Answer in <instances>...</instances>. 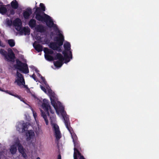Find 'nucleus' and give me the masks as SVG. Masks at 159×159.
<instances>
[{"mask_svg": "<svg viewBox=\"0 0 159 159\" xmlns=\"http://www.w3.org/2000/svg\"><path fill=\"white\" fill-rule=\"evenodd\" d=\"M43 102L42 103V107L44 111L40 109L41 116L43 117L45 121L46 124L47 125L48 124V121L47 118V116H49V109L50 108V106L49 102L46 99H44L43 100Z\"/></svg>", "mask_w": 159, "mask_h": 159, "instance_id": "1", "label": "nucleus"}, {"mask_svg": "<svg viewBox=\"0 0 159 159\" xmlns=\"http://www.w3.org/2000/svg\"><path fill=\"white\" fill-rule=\"evenodd\" d=\"M73 142L74 144V159H85L84 157L81 155V153L79 151L81 150V148L80 147L79 142L78 141L77 137L76 135L72 136Z\"/></svg>", "mask_w": 159, "mask_h": 159, "instance_id": "2", "label": "nucleus"}, {"mask_svg": "<svg viewBox=\"0 0 159 159\" xmlns=\"http://www.w3.org/2000/svg\"><path fill=\"white\" fill-rule=\"evenodd\" d=\"M64 50L62 52L65 57V63H66L70 61V59L72 58V52L70 51L71 45L69 42H66L63 45Z\"/></svg>", "mask_w": 159, "mask_h": 159, "instance_id": "3", "label": "nucleus"}, {"mask_svg": "<svg viewBox=\"0 0 159 159\" xmlns=\"http://www.w3.org/2000/svg\"><path fill=\"white\" fill-rule=\"evenodd\" d=\"M59 37H56L54 38V40L57 42H51L49 45V47L53 50L57 49L58 48L57 45L61 46L63 44L64 40V36L61 33H59Z\"/></svg>", "mask_w": 159, "mask_h": 159, "instance_id": "4", "label": "nucleus"}, {"mask_svg": "<svg viewBox=\"0 0 159 159\" xmlns=\"http://www.w3.org/2000/svg\"><path fill=\"white\" fill-rule=\"evenodd\" d=\"M8 53L4 49H1L0 53L4 57V59L7 62H14L16 58L15 55L11 49L8 50Z\"/></svg>", "mask_w": 159, "mask_h": 159, "instance_id": "5", "label": "nucleus"}, {"mask_svg": "<svg viewBox=\"0 0 159 159\" xmlns=\"http://www.w3.org/2000/svg\"><path fill=\"white\" fill-rule=\"evenodd\" d=\"M16 64L14 65L15 69L19 70L24 73L27 74L29 73V71L27 63H23L18 59H16Z\"/></svg>", "mask_w": 159, "mask_h": 159, "instance_id": "6", "label": "nucleus"}, {"mask_svg": "<svg viewBox=\"0 0 159 159\" xmlns=\"http://www.w3.org/2000/svg\"><path fill=\"white\" fill-rule=\"evenodd\" d=\"M60 111L61 114L64 120V122L66 128L70 133L71 134L73 132V130L72 128L70 126L68 115L66 114V113L64 111L63 107H62L60 109Z\"/></svg>", "mask_w": 159, "mask_h": 159, "instance_id": "7", "label": "nucleus"}, {"mask_svg": "<svg viewBox=\"0 0 159 159\" xmlns=\"http://www.w3.org/2000/svg\"><path fill=\"white\" fill-rule=\"evenodd\" d=\"M34 13L35 14V18L39 21H44L45 19L47 20V18L49 17V16L41 11V9L39 7L36 8Z\"/></svg>", "mask_w": 159, "mask_h": 159, "instance_id": "8", "label": "nucleus"}, {"mask_svg": "<svg viewBox=\"0 0 159 159\" xmlns=\"http://www.w3.org/2000/svg\"><path fill=\"white\" fill-rule=\"evenodd\" d=\"M14 145L18 147V149L20 153L22 154L23 157L26 158L27 157V156L25 153V149L24 148L21 144L20 141L19 140L18 138L16 139Z\"/></svg>", "mask_w": 159, "mask_h": 159, "instance_id": "9", "label": "nucleus"}, {"mask_svg": "<svg viewBox=\"0 0 159 159\" xmlns=\"http://www.w3.org/2000/svg\"><path fill=\"white\" fill-rule=\"evenodd\" d=\"M47 18L48 19L46 20L45 19L44 21L46 23L47 25L49 28L53 27L56 32L60 33L59 30L58 29L57 25L54 24L53 20L51 18V17L49 16V17Z\"/></svg>", "mask_w": 159, "mask_h": 159, "instance_id": "10", "label": "nucleus"}, {"mask_svg": "<svg viewBox=\"0 0 159 159\" xmlns=\"http://www.w3.org/2000/svg\"><path fill=\"white\" fill-rule=\"evenodd\" d=\"M16 75L17 79L15 80V82L17 83V84L19 86L24 85L25 83L24 77L18 71H17Z\"/></svg>", "mask_w": 159, "mask_h": 159, "instance_id": "11", "label": "nucleus"}, {"mask_svg": "<svg viewBox=\"0 0 159 159\" xmlns=\"http://www.w3.org/2000/svg\"><path fill=\"white\" fill-rule=\"evenodd\" d=\"M53 128H54L56 139L57 140H58L61 137V133L59 130V127L57 125L54 124Z\"/></svg>", "mask_w": 159, "mask_h": 159, "instance_id": "12", "label": "nucleus"}, {"mask_svg": "<svg viewBox=\"0 0 159 159\" xmlns=\"http://www.w3.org/2000/svg\"><path fill=\"white\" fill-rule=\"evenodd\" d=\"M20 34L21 35H22L23 34L25 35H29L30 33V29L28 27H24L23 28H19V30Z\"/></svg>", "mask_w": 159, "mask_h": 159, "instance_id": "13", "label": "nucleus"}, {"mask_svg": "<svg viewBox=\"0 0 159 159\" xmlns=\"http://www.w3.org/2000/svg\"><path fill=\"white\" fill-rule=\"evenodd\" d=\"M14 26L17 27L16 29L18 30L19 28L21 27L22 22L21 20L19 18H17L13 22Z\"/></svg>", "mask_w": 159, "mask_h": 159, "instance_id": "14", "label": "nucleus"}, {"mask_svg": "<svg viewBox=\"0 0 159 159\" xmlns=\"http://www.w3.org/2000/svg\"><path fill=\"white\" fill-rule=\"evenodd\" d=\"M35 29L37 32L41 33H44L46 30L45 27L41 25H37L35 27Z\"/></svg>", "mask_w": 159, "mask_h": 159, "instance_id": "15", "label": "nucleus"}, {"mask_svg": "<svg viewBox=\"0 0 159 159\" xmlns=\"http://www.w3.org/2000/svg\"><path fill=\"white\" fill-rule=\"evenodd\" d=\"M32 13V10L31 9H27L25 11L23 12V16L24 18L26 19H28Z\"/></svg>", "mask_w": 159, "mask_h": 159, "instance_id": "16", "label": "nucleus"}, {"mask_svg": "<svg viewBox=\"0 0 159 159\" xmlns=\"http://www.w3.org/2000/svg\"><path fill=\"white\" fill-rule=\"evenodd\" d=\"M54 60H58V61H63L64 60L65 61V57L61 54L57 53L54 57Z\"/></svg>", "mask_w": 159, "mask_h": 159, "instance_id": "17", "label": "nucleus"}, {"mask_svg": "<svg viewBox=\"0 0 159 159\" xmlns=\"http://www.w3.org/2000/svg\"><path fill=\"white\" fill-rule=\"evenodd\" d=\"M50 99L51 104L53 107L54 109L57 110L58 108V107L55 101L54 100V96H52L50 97Z\"/></svg>", "mask_w": 159, "mask_h": 159, "instance_id": "18", "label": "nucleus"}, {"mask_svg": "<svg viewBox=\"0 0 159 159\" xmlns=\"http://www.w3.org/2000/svg\"><path fill=\"white\" fill-rule=\"evenodd\" d=\"M28 25L32 29L35 27L36 25V20L33 19H30Z\"/></svg>", "mask_w": 159, "mask_h": 159, "instance_id": "19", "label": "nucleus"}, {"mask_svg": "<svg viewBox=\"0 0 159 159\" xmlns=\"http://www.w3.org/2000/svg\"><path fill=\"white\" fill-rule=\"evenodd\" d=\"M28 133L29 134V136L27 137L26 140L27 141L30 140L31 139L33 138L34 136V132L32 130L28 131Z\"/></svg>", "mask_w": 159, "mask_h": 159, "instance_id": "20", "label": "nucleus"}, {"mask_svg": "<svg viewBox=\"0 0 159 159\" xmlns=\"http://www.w3.org/2000/svg\"><path fill=\"white\" fill-rule=\"evenodd\" d=\"M18 4L16 0H14L11 3V6L12 8L16 9L18 7Z\"/></svg>", "mask_w": 159, "mask_h": 159, "instance_id": "21", "label": "nucleus"}, {"mask_svg": "<svg viewBox=\"0 0 159 159\" xmlns=\"http://www.w3.org/2000/svg\"><path fill=\"white\" fill-rule=\"evenodd\" d=\"M35 50L38 52H40L43 50V46L40 44H37L35 46L33 45Z\"/></svg>", "mask_w": 159, "mask_h": 159, "instance_id": "22", "label": "nucleus"}, {"mask_svg": "<svg viewBox=\"0 0 159 159\" xmlns=\"http://www.w3.org/2000/svg\"><path fill=\"white\" fill-rule=\"evenodd\" d=\"M63 61H57L54 62V65L57 67H61L63 64Z\"/></svg>", "mask_w": 159, "mask_h": 159, "instance_id": "23", "label": "nucleus"}, {"mask_svg": "<svg viewBox=\"0 0 159 159\" xmlns=\"http://www.w3.org/2000/svg\"><path fill=\"white\" fill-rule=\"evenodd\" d=\"M5 92L10 94V95L13 96L14 97H16L17 98L20 99L21 101H22L23 98L21 96L17 95L16 93H15V94H14L13 93L10 92V91L8 90L5 91Z\"/></svg>", "mask_w": 159, "mask_h": 159, "instance_id": "24", "label": "nucleus"}, {"mask_svg": "<svg viewBox=\"0 0 159 159\" xmlns=\"http://www.w3.org/2000/svg\"><path fill=\"white\" fill-rule=\"evenodd\" d=\"M17 151V148L15 145H12L11 147L10 151L12 154H15Z\"/></svg>", "mask_w": 159, "mask_h": 159, "instance_id": "25", "label": "nucleus"}, {"mask_svg": "<svg viewBox=\"0 0 159 159\" xmlns=\"http://www.w3.org/2000/svg\"><path fill=\"white\" fill-rule=\"evenodd\" d=\"M44 52L45 54L52 55L53 53V51L51 49H49L47 48H44Z\"/></svg>", "mask_w": 159, "mask_h": 159, "instance_id": "26", "label": "nucleus"}, {"mask_svg": "<svg viewBox=\"0 0 159 159\" xmlns=\"http://www.w3.org/2000/svg\"><path fill=\"white\" fill-rule=\"evenodd\" d=\"M7 11V10L6 7L4 6H2L0 7V13L4 15Z\"/></svg>", "mask_w": 159, "mask_h": 159, "instance_id": "27", "label": "nucleus"}, {"mask_svg": "<svg viewBox=\"0 0 159 159\" xmlns=\"http://www.w3.org/2000/svg\"><path fill=\"white\" fill-rule=\"evenodd\" d=\"M44 56L45 59L48 61H51L54 60V57L51 55L45 54Z\"/></svg>", "mask_w": 159, "mask_h": 159, "instance_id": "28", "label": "nucleus"}, {"mask_svg": "<svg viewBox=\"0 0 159 159\" xmlns=\"http://www.w3.org/2000/svg\"><path fill=\"white\" fill-rule=\"evenodd\" d=\"M28 125L27 123H23L22 124V128L21 132H25V131H27L28 128H27Z\"/></svg>", "mask_w": 159, "mask_h": 159, "instance_id": "29", "label": "nucleus"}, {"mask_svg": "<svg viewBox=\"0 0 159 159\" xmlns=\"http://www.w3.org/2000/svg\"><path fill=\"white\" fill-rule=\"evenodd\" d=\"M8 43L11 47H13L15 45V42L14 40L10 39L8 40Z\"/></svg>", "mask_w": 159, "mask_h": 159, "instance_id": "30", "label": "nucleus"}, {"mask_svg": "<svg viewBox=\"0 0 159 159\" xmlns=\"http://www.w3.org/2000/svg\"><path fill=\"white\" fill-rule=\"evenodd\" d=\"M40 7H39L41 9V11L43 12L45 10V7L44 6V4L43 3H40L39 5Z\"/></svg>", "mask_w": 159, "mask_h": 159, "instance_id": "31", "label": "nucleus"}, {"mask_svg": "<svg viewBox=\"0 0 159 159\" xmlns=\"http://www.w3.org/2000/svg\"><path fill=\"white\" fill-rule=\"evenodd\" d=\"M40 88L45 93H47V90L42 85H40Z\"/></svg>", "mask_w": 159, "mask_h": 159, "instance_id": "32", "label": "nucleus"}, {"mask_svg": "<svg viewBox=\"0 0 159 159\" xmlns=\"http://www.w3.org/2000/svg\"><path fill=\"white\" fill-rule=\"evenodd\" d=\"M31 77L34 80H37L36 77L34 74H33L31 76Z\"/></svg>", "mask_w": 159, "mask_h": 159, "instance_id": "33", "label": "nucleus"}, {"mask_svg": "<svg viewBox=\"0 0 159 159\" xmlns=\"http://www.w3.org/2000/svg\"><path fill=\"white\" fill-rule=\"evenodd\" d=\"M40 78H41L42 81H43V82L44 84H45V83L46 82V81L45 80V78L42 76H41Z\"/></svg>", "mask_w": 159, "mask_h": 159, "instance_id": "34", "label": "nucleus"}, {"mask_svg": "<svg viewBox=\"0 0 159 159\" xmlns=\"http://www.w3.org/2000/svg\"><path fill=\"white\" fill-rule=\"evenodd\" d=\"M49 111H50V112L51 113H52V114H54V110H52L51 109V107H50V108L49 109Z\"/></svg>", "mask_w": 159, "mask_h": 159, "instance_id": "35", "label": "nucleus"}, {"mask_svg": "<svg viewBox=\"0 0 159 159\" xmlns=\"http://www.w3.org/2000/svg\"><path fill=\"white\" fill-rule=\"evenodd\" d=\"M58 48L57 50H56L58 51L59 52H61V48L59 47L60 46H58Z\"/></svg>", "mask_w": 159, "mask_h": 159, "instance_id": "36", "label": "nucleus"}, {"mask_svg": "<svg viewBox=\"0 0 159 159\" xmlns=\"http://www.w3.org/2000/svg\"><path fill=\"white\" fill-rule=\"evenodd\" d=\"M0 46L2 47H4L5 46L3 45V44L2 43L1 41L0 40Z\"/></svg>", "mask_w": 159, "mask_h": 159, "instance_id": "37", "label": "nucleus"}, {"mask_svg": "<svg viewBox=\"0 0 159 159\" xmlns=\"http://www.w3.org/2000/svg\"><path fill=\"white\" fill-rule=\"evenodd\" d=\"M11 13L12 15H14L15 14V11L14 10H12L11 11Z\"/></svg>", "mask_w": 159, "mask_h": 159, "instance_id": "38", "label": "nucleus"}, {"mask_svg": "<svg viewBox=\"0 0 159 159\" xmlns=\"http://www.w3.org/2000/svg\"><path fill=\"white\" fill-rule=\"evenodd\" d=\"M57 159H61V156L60 154H59L58 155Z\"/></svg>", "mask_w": 159, "mask_h": 159, "instance_id": "39", "label": "nucleus"}, {"mask_svg": "<svg viewBox=\"0 0 159 159\" xmlns=\"http://www.w3.org/2000/svg\"><path fill=\"white\" fill-rule=\"evenodd\" d=\"M35 71L37 72V73L39 72V71L37 69L35 68Z\"/></svg>", "mask_w": 159, "mask_h": 159, "instance_id": "40", "label": "nucleus"}, {"mask_svg": "<svg viewBox=\"0 0 159 159\" xmlns=\"http://www.w3.org/2000/svg\"><path fill=\"white\" fill-rule=\"evenodd\" d=\"M37 74H38V76H39V77H41V76H42L40 74H39V72H38V73H37Z\"/></svg>", "mask_w": 159, "mask_h": 159, "instance_id": "41", "label": "nucleus"}, {"mask_svg": "<svg viewBox=\"0 0 159 159\" xmlns=\"http://www.w3.org/2000/svg\"><path fill=\"white\" fill-rule=\"evenodd\" d=\"M33 115H34V117H35V114L34 113Z\"/></svg>", "mask_w": 159, "mask_h": 159, "instance_id": "42", "label": "nucleus"}, {"mask_svg": "<svg viewBox=\"0 0 159 159\" xmlns=\"http://www.w3.org/2000/svg\"><path fill=\"white\" fill-rule=\"evenodd\" d=\"M36 159H40L39 157H38Z\"/></svg>", "mask_w": 159, "mask_h": 159, "instance_id": "43", "label": "nucleus"}, {"mask_svg": "<svg viewBox=\"0 0 159 159\" xmlns=\"http://www.w3.org/2000/svg\"><path fill=\"white\" fill-rule=\"evenodd\" d=\"M24 85H25V87H27V86H25V84Z\"/></svg>", "mask_w": 159, "mask_h": 159, "instance_id": "44", "label": "nucleus"}, {"mask_svg": "<svg viewBox=\"0 0 159 159\" xmlns=\"http://www.w3.org/2000/svg\"><path fill=\"white\" fill-rule=\"evenodd\" d=\"M33 66V67L34 68V66Z\"/></svg>", "mask_w": 159, "mask_h": 159, "instance_id": "45", "label": "nucleus"}]
</instances>
